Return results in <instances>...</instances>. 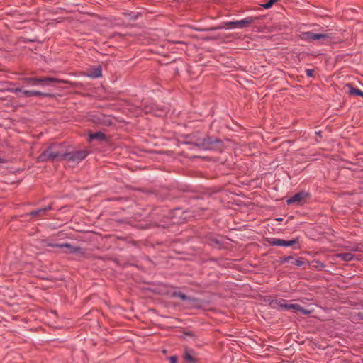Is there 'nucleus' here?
Wrapping results in <instances>:
<instances>
[{"label":"nucleus","instance_id":"obj_35","mask_svg":"<svg viewBox=\"0 0 363 363\" xmlns=\"http://www.w3.org/2000/svg\"><path fill=\"white\" fill-rule=\"evenodd\" d=\"M4 160L0 157V163H4Z\"/></svg>","mask_w":363,"mask_h":363},{"label":"nucleus","instance_id":"obj_7","mask_svg":"<svg viewBox=\"0 0 363 363\" xmlns=\"http://www.w3.org/2000/svg\"><path fill=\"white\" fill-rule=\"evenodd\" d=\"M174 189L168 188L167 186H160L152 191V194L155 197L162 201L165 200H171L175 197L174 194Z\"/></svg>","mask_w":363,"mask_h":363},{"label":"nucleus","instance_id":"obj_29","mask_svg":"<svg viewBox=\"0 0 363 363\" xmlns=\"http://www.w3.org/2000/svg\"><path fill=\"white\" fill-rule=\"evenodd\" d=\"M314 70L311 69H308L306 70V74L307 77H311L313 75Z\"/></svg>","mask_w":363,"mask_h":363},{"label":"nucleus","instance_id":"obj_32","mask_svg":"<svg viewBox=\"0 0 363 363\" xmlns=\"http://www.w3.org/2000/svg\"><path fill=\"white\" fill-rule=\"evenodd\" d=\"M185 335H188V336H190V337H194V335L191 332H186Z\"/></svg>","mask_w":363,"mask_h":363},{"label":"nucleus","instance_id":"obj_25","mask_svg":"<svg viewBox=\"0 0 363 363\" xmlns=\"http://www.w3.org/2000/svg\"><path fill=\"white\" fill-rule=\"evenodd\" d=\"M191 304V306L195 308H201L202 307V301H201L200 299L198 298V301H189Z\"/></svg>","mask_w":363,"mask_h":363},{"label":"nucleus","instance_id":"obj_4","mask_svg":"<svg viewBox=\"0 0 363 363\" xmlns=\"http://www.w3.org/2000/svg\"><path fill=\"white\" fill-rule=\"evenodd\" d=\"M23 83L26 86H49L53 83L68 84L69 82L56 77H25L22 79Z\"/></svg>","mask_w":363,"mask_h":363},{"label":"nucleus","instance_id":"obj_18","mask_svg":"<svg viewBox=\"0 0 363 363\" xmlns=\"http://www.w3.org/2000/svg\"><path fill=\"white\" fill-rule=\"evenodd\" d=\"M345 87L348 89V93L350 95L359 96L363 98V91L354 86H353L351 84H347Z\"/></svg>","mask_w":363,"mask_h":363},{"label":"nucleus","instance_id":"obj_28","mask_svg":"<svg viewBox=\"0 0 363 363\" xmlns=\"http://www.w3.org/2000/svg\"><path fill=\"white\" fill-rule=\"evenodd\" d=\"M10 91H11V92H13V93H15V94L21 93V94H22V95H21L20 96H23V91L24 90H23L21 88H13Z\"/></svg>","mask_w":363,"mask_h":363},{"label":"nucleus","instance_id":"obj_34","mask_svg":"<svg viewBox=\"0 0 363 363\" xmlns=\"http://www.w3.org/2000/svg\"><path fill=\"white\" fill-rule=\"evenodd\" d=\"M315 133L318 135V136L321 137V133L320 132H316Z\"/></svg>","mask_w":363,"mask_h":363},{"label":"nucleus","instance_id":"obj_30","mask_svg":"<svg viewBox=\"0 0 363 363\" xmlns=\"http://www.w3.org/2000/svg\"><path fill=\"white\" fill-rule=\"evenodd\" d=\"M170 363H177V357L176 355H173L169 357Z\"/></svg>","mask_w":363,"mask_h":363},{"label":"nucleus","instance_id":"obj_19","mask_svg":"<svg viewBox=\"0 0 363 363\" xmlns=\"http://www.w3.org/2000/svg\"><path fill=\"white\" fill-rule=\"evenodd\" d=\"M52 205L50 204V205L47 206L46 207H45V208H39L38 210L31 211L30 213H29V215L33 216V217L36 216H41L47 211H50V210H52Z\"/></svg>","mask_w":363,"mask_h":363},{"label":"nucleus","instance_id":"obj_36","mask_svg":"<svg viewBox=\"0 0 363 363\" xmlns=\"http://www.w3.org/2000/svg\"><path fill=\"white\" fill-rule=\"evenodd\" d=\"M137 17H138V16H137V15H136V16H133V17H132V19L135 20V19L137 18Z\"/></svg>","mask_w":363,"mask_h":363},{"label":"nucleus","instance_id":"obj_16","mask_svg":"<svg viewBox=\"0 0 363 363\" xmlns=\"http://www.w3.org/2000/svg\"><path fill=\"white\" fill-rule=\"evenodd\" d=\"M171 296H172V297H178L182 301H198L197 298L188 296L181 291H174V292H172Z\"/></svg>","mask_w":363,"mask_h":363},{"label":"nucleus","instance_id":"obj_5","mask_svg":"<svg viewBox=\"0 0 363 363\" xmlns=\"http://www.w3.org/2000/svg\"><path fill=\"white\" fill-rule=\"evenodd\" d=\"M270 306L273 308H277V310L281 311H289L291 309H294L297 311L301 312L304 315L309 314V311L303 308L302 306H301L298 304H294V303H286V300L284 299H274L272 300L270 302Z\"/></svg>","mask_w":363,"mask_h":363},{"label":"nucleus","instance_id":"obj_9","mask_svg":"<svg viewBox=\"0 0 363 363\" xmlns=\"http://www.w3.org/2000/svg\"><path fill=\"white\" fill-rule=\"evenodd\" d=\"M301 38L307 41H313L315 40H326L330 38V36L328 34L314 33L308 31L302 33Z\"/></svg>","mask_w":363,"mask_h":363},{"label":"nucleus","instance_id":"obj_13","mask_svg":"<svg viewBox=\"0 0 363 363\" xmlns=\"http://www.w3.org/2000/svg\"><path fill=\"white\" fill-rule=\"evenodd\" d=\"M62 245H67V246H62V248L67 249V251H65L66 253L80 254L82 255H84V250L80 247L73 246L72 245H71L69 243H62Z\"/></svg>","mask_w":363,"mask_h":363},{"label":"nucleus","instance_id":"obj_14","mask_svg":"<svg viewBox=\"0 0 363 363\" xmlns=\"http://www.w3.org/2000/svg\"><path fill=\"white\" fill-rule=\"evenodd\" d=\"M101 72L102 69L100 65L91 67L87 71V76L93 79L98 78L101 76Z\"/></svg>","mask_w":363,"mask_h":363},{"label":"nucleus","instance_id":"obj_10","mask_svg":"<svg viewBox=\"0 0 363 363\" xmlns=\"http://www.w3.org/2000/svg\"><path fill=\"white\" fill-rule=\"evenodd\" d=\"M167 211V209L157 207L152 211L151 216L152 217V218H155L159 221L165 222L166 220L170 217V216L167 215L165 213Z\"/></svg>","mask_w":363,"mask_h":363},{"label":"nucleus","instance_id":"obj_8","mask_svg":"<svg viewBox=\"0 0 363 363\" xmlns=\"http://www.w3.org/2000/svg\"><path fill=\"white\" fill-rule=\"evenodd\" d=\"M309 197L310 194L308 192L301 191L287 199L286 203L288 205L296 203L298 206H302Z\"/></svg>","mask_w":363,"mask_h":363},{"label":"nucleus","instance_id":"obj_23","mask_svg":"<svg viewBox=\"0 0 363 363\" xmlns=\"http://www.w3.org/2000/svg\"><path fill=\"white\" fill-rule=\"evenodd\" d=\"M307 264L308 262H306L303 258L297 259L294 262V264L297 267H303Z\"/></svg>","mask_w":363,"mask_h":363},{"label":"nucleus","instance_id":"obj_22","mask_svg":"<svg viewBox=\"0 0 363 363\" xmlns=\"http://www.w3.org/2000/svg\"><path fill=\"white\" fill-rule=\"evenodd\" d=\"M337 257L343 261H351L354 258V255L351 252H342L338 254Z\"/></svg>","mask_w":363,"mask_h":363},{"label":"nucleus","instance_id":"obj_17","mask_svg":"<svg viewBox=\"0 0 363 363\" xmlns=\"http://www.w3.org/2000/svg\"><path fill=\"white\" fill-rule=\"evenodd\" d=\"M283 247H293L294 249L298 250L300 249L299 240L298 238H294L291 240H283L282 245Z\"/></svg>","mask_w":363,"mask_h":363},{"label":"nucleus","instance_id":"obj_12","mask_svg":"<svg viewBox=\"0 0 363 363\" xmlns=\"http://www.w3.org/2000/svg\"><path fill=\"white\" fill-rule=\"evenodd\" d=\"M89 140L91 142L93 140H97L99 142L107 141L108 137L104 133L99 131L96 133H90L89 134Z\"/></svg>","mask_w":363,"mask_h":363},{"label":"nucleus","instance_id":"obj_39","mask_svg":"<svg viewBox=\"0 0 363 363\" xmlns=\"http://www.w3.org/2000/svg\"><path fill=\"white\" fill-rule=\"evenodd\" d=\"M354 251H357V248L353 249Z\"/></svg>","mask_w":363,"mask_h":363},{"label":"nucleus","instance_id":"obj_15","mask_svg":"<svg viewBox=\"0 0 363 363\" xmlns=\"http://www.w3.org/2000/svg\"><path fill=\"white\" fill-rule=\"evenodd\" d=\"M206 238L207 239V242L211 244H214L218 246L219 248H221L223 246V242L218 238L214 237L211 233H208L206 235Z\"/></svg>","mask_w":363,"mask_h":363},{"label":"nucleus","instance_id":"obj_6","mask_svg":"<svg viewBox=\"0 0 363 363\" xmlns=\"http://www.w3.org/2000/svg\"><path fill=\"white\" fill-rule=\"evenodd\" d=\"M89 153V152L87 150L69 151L67 149L66 155H65L63 160L78 163L85 159Z\"/></svg>","mask_w":363,"mask_h":363},{"label":"nucleus","instance_id":"obj_20","mask_svg":"<svg viewBox=\"0 0 363 363\" xmlns=\"http://www.w3.org/2000/svg\"><path fill=\"white\" fill-rule=\"evenodd\" d=\"M182 357L185 361L189 362L190 363L197 362V359L191 354L190 351L187 348L184 350Z\"/></svg>","mask_w":363,"mask_h":363},{"label":"nucleus","instance_id":"obj_26","mask_svg":"<svg viewBox=\"0 0 363 363\" xmlns=\"http://www.w3.org/2000/svg\"><path fill=\"white\" fill-rule=\"evenodd\" d=\"M45 245L48 247H57V248H62V243H52V242H46Z\"/></svg>","mask_w":363,"mask_h":363},{"label":"nucleus","instance_id":"obj_27","mask_svg":"<svg viewBox=\"0 0 363 363\" xmlns=\"http://www.w3.org/2000/svg\"><path fill=\"white\" fill-rule=\"evenodd\" d=\"M156 189H138V191L143 192L146 194H152V191H155Z\"/></svg>","mask_w":363,"mask_h":363},{"label":"nucleus","instance_id":"obj_24","mask_svg":"<svg viewBox=\"0 0 363 363\" xmlns=\"http://www.w3.org/2000/svg\"><path fill=\"white\" fill-rule=\"evenodd\" d=\"M291 259H293V256L280 257L277 262L279 264H284V263L289 262L290 260H291Z\"/></svg>","mask_w":363,"mask_h":363},{"label":"nucleus","instance_id":"obj_31","mask_svg":"<svg viewBox=\"0 0 363 363\" xmlns=\"http://www.w3.org/2000/svg\"><path fill=\"white\" fill-rule=\"evenodd\" d=\"M152 111H153V108H152V107H151V108H148V107H145V112L146 113H150V112H152Z\"/></svg>","mask_w":363,"mask_h":363},{"label":"nucleus","instance_id":"obj_38","mask_svg":"<svg viewBox=\"0 0 363 363\" xmlns=\"http://www.w3.org/2000/svg\"><path fill=\"white\" fill-rule=\"evenodd\" d=\"M106 124H111V122L110 121V120H108V123H106Z\"/></svg>","mask_w":363,"mask_h":363},{"label":"nucleus","instance_id":"obj_1","mask_svg":"<svg viewBox=\"0 0 363 363\" xmlns=\"http://www.w3.org/2000/svg\"><path fill=\"white\" fill-rule=\"evenodd\" d=\"M191 140L189 143L194 145L203 150H212L221 152L224 147L223 141L215 136L204 135L199 137L195 135L190 136Z\"/></svg>","mask_w":363,"mask_h":363},{"label":"nucleus","instance_id":"obj_21","mask_svg":"<svg viewBox=\"0 0 363 363\" xmlns=\"http://www.w3.org/2000/svg\"><path fill=\"white\" fill-rule=\"evenodd\" d=\"M267 242L271 246H281L282 245V239H279L276 238H267Z\"/></svg>","mask_w":363,"mask_h":363},{"label":"nucleus","instance_id":"obj_3","mask_svg":"<svg viewBox=\"0 0 363 363\" xmlns=\"http://www.w3.org/2000/svg\"><path fill=\"white\" fill-rule=\"evenodd\" d=\"M259 19L258 17L248 16L244 19L240 21H226L223 23V26H217V27H211L207 28H198L197 30L199 31H211V30H216L222 28H228V26L232 28H244L247 27L252 23H255Z\"/></svg>","mask_w":363,"mask_h":363},{"label":"nucleus","instance_id":"obj_41","mask_svg":"<svg viewBox=\"0 0 363 363\" xmlns=\"http://www.w3.org/2000/svg\"><path fill=\"white\" fill-rule=\"evenodd\" d=\"M362 363H363V360H362Z\"/></svg>","mask_w":363,"mask_h":363},{"label":"nucleus","instance_id":"obj_2","mask_svg":"<svg viewBox=\"0 0 363 363\" xmlns=\"http://www.w3.org/2000/svg\"><path fill=\"white\" fill-rule=\"evenodd\" d=\"M67 147L62 143H54L49 145L38 157V162L63 160Z\"/></svg>","mask_w":363,"mask_h":363},{"label":"nucleus","instance_id":"obj_33","mask_svg":"<svg viewBox=\"0 0 363 363\" xmlns=\"http://www.w3.org/2000/svg\"><path fill=\"white\" fill-rule=\"evenodd\" d=\"M132 14H133V12H130V13H124V15H125V16H127V15L130 16V15H132Z\"/></svg>","mask_w":363,"mask_h":363},{"label":"nucleus","instance_id":"obj_40","mask_svg":"<svg viewBox=\"0 0 363 363\" xmlns=\"http://www.w3.org/2000/svg\"><path fill=\"white\" fill-rule=\"evenodd\" d=\"M361 319L363 320V315L361 316Z\"/></svg>","mask_w":363,"mask_h":363},{"label":"nucleus","instance_id":"obj_37","mask_svg":"<svg viewBox=\"0 0 363 363\" xmlns=\"http://www.w3.org/2000/svg\"><path fill=\"white\" fill-rule=\"evenodd\" d=\"M282 220H283V218H279L277 219V220H278V221H281Z\"/></svg>","mask_w":363,"mask_h":363},{"label":"nucleus","instance_id":"obj_11","mask_svg":"<svg viewBox=\"0 0 363 363\" xmlns=\"http://www.w3.org/2000/svg\"><path fill=\"white\" fill-rule=\"evenodd\" d=\"M23 96L25 97H31V96H41V97H49L54 98L55 95L52 93H44L39 91H29L24 90L23 91Z\"/></svg>","mask_w":363,"mask_h":363}]
</instances>
